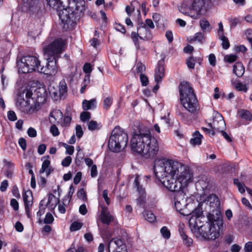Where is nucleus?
<instances>
[{"label":"nucleus","instance_id":"nucleus-1","mask_svg":"<svg viewBox=\"0 0 252 252\" xmlns=\"http://www.w3.org/2000/svg\"><path fill=\"white\" fill-rule=\"evenodd\" d=\"M154 172L169 190L176 192L174 205L180 214L187 216L184 208L187 205L185 189L193 181V171L189 167L172 159H156Z\"/></svg>","mask_w":252,"mask_h":252},{"label":"nucleus","instance_id":"nucleus-2","mask_svg":"<svg viewBox=\"0 0 252 252\" xmlns=\"http://www.w3.org/2000/svg\"><path fill=\"white\" fill-rule=\"evenodd\" d=\"M66 41L61 38L54 40L44 48V56L47 63L42 66L35 56H27L22 57L17 62L18 71L28 73L37 70L45 74L53 75L57 71V61L65 49Z\"/></svg>","mask_w":252,"mask_h":252},{"label":"nucleus","instance_id":"nucleus-3","mask_svg":"<svg viewBox=\"0 0 252 252\" xmlns=\"http://www.w3.org/2000/svg\"><path fill=\"white\" fill-rule=\"evenodd\" d=\"M189 220V228L196 237L205 240H214L220 235V231L223 227V219L220 212L216 215L209 214L207 217L208 221L202 216V211L196 208L190 214Z\"/></svg>","mask_w":252,"mask_h":252},{"label":"nucleus","instance_id":"nucleus-4","mask_svg":"<svg viewBox=\"0 0 252 252\" xmlns=\"http://www.w3.org/2000/svg\"><path fill=\"white\" fill-rule=\"evenodd\" d=\"M131 150L146 158H154L159 151L156 139L151 135L148 129H140L134 132L130 140Z\"/></svg>","mask_w":252,"mask_h":252},{"label":"nucleus","instance_id":"nucleus-5","mask_svg":"<svg viewBox=\"0 0 252 252\" xmlns=\"http://www.w3.org/2000/svg\"><path fill=\"white\" fill-rule=\"evenodd\" d=\"M69 6L64 8V6L58 10V15L64 28H69L80 16L85 10L84 0H68Z\"/></svg>","mask_w":252,"mask_h":252},{"label":"nucleus","instance_id":"nucleus-6","mask_svg":"<svg viewBox=\"0 0 252 252\" xmlns=\"http://www.w3.org/2000/svg\"><path fill=\"white\" fill-rule=\"evenodd\" d=\"M179 88L180 99L183 106L189 112H195L198 107V102L190 84L183 81Z\"/></svg>","mask_w":252,"mask_h":252},{"label":"nucleus","instance_id":"nucleus-7","mask_svg":"<svg viewBox=\"0 0 252 252\" xmlns=\"http://www.w3.org/2000/svg\"><path fill=\"white\" fill-rule=\"evenodd\" d=\"M127 142V133L120 127H116L110 136L108 147L111 151L118 153L126 147Z\"/></svg>","mask_w":252,"mask_h":252},{"label":"nucleus","instance_id":"nucleus-8","mask_svg":"<svg viewBox=\"0 0 252 252\" xmlns=\"http://www.w3.org/2000/svg\"><path fill=\"white\" fill-rule=\"evenodd\" d=\"M23 5L29 11L30 14L35 18L42 17L44 9L38 0H22Z\"/></svg>","mask_w":252,"mask_h":252},{"label":"nucleus","instance_id":"nucleus-9","mask_svg":"<svg viewBox=\"0 0 252 252\" xmlns=\"http://www.w3.org/2000/svg\"><path fill=\"white\" fill-rule=\"evenodd\" d=\"M208 3L206 0H192L189 5V8L193 14L189 15L193 19L198 18L200 15L205 14L207 11Z\"/></svg>","mask_w":252,"mask_h":252},{"label":"nucleus","instance_id":"nucleus-10","mask_svg":"<svg viewBox=\"0 0 252 252\" xmlns=\"http://www.w3.org/2000/svg\"><path fill=\"white\" fill-rule=\"evenodd\" d=\"M150 31L145 26H139L137 28V32H132L131 37L137 49L139 48V38L145 39L148 38Z\"/></svg>","mask_w":252,"mask_h":252},{"label":"nucleus","instance_id":"nucleus-11","mask_svg":"<svg viewBox=\"0 0 252 252\" xmlns=\"http://www.w3.org/2000/svg\"><path fill=\"white\" fill-rule=\"evenodd\" d=\"M17 105L19 107L21 111L26 113H32L35 111L40 109L39 102H36L34 104L31 103V100H25L24 99L18 100Z\"/></svg>","mask_w":252,"mask_h":252},{"label":"nucleus","instance_id":"nucleus-12","mask_svg":"<svg viewBox=\"0 0 252 252\" xmlns=\"http://www.w3.org/2000/svg\"><path fill=\"white\" fill-rule=\"evenodd\" d=\"M213 121L212 123H209L208 126L214 130L220 131L223 129L225 127V123L222 115L217 111L213 113Z\"/></svg>","mask_w":252,"mask_h":252},{"label":"nucleus","instance_id":"nucleus-13","mask_svg":"<svg viewBox=\"0 0 252 252\" xmlns=\"http://www.w3.org/2000/svg\"><path fill=\"white\" fill-rule=\"evenodd\" d=\"M109 252H125L126 246L120 239L113 238L108 243Z\"/></svg>","mask_w":252,"mask_h":252},{"label":"nucleus","instance_id":"nucleus-14","mask_svg":"<svg viewBox=\"0 0 252 252\" xmlns=\"http://www.w3.org/2000/svg\"><path fill=\"white\" fill-rule=\"evenodd\" d=\"M139 176L137 175L134 181L135 187L139 194V197L137 199V204L140 207H144L146 203V195L145 189L139 184Z\"/></svg>","mask_w":252,"mask_h":252},{"label":"nucleus","instance_id":"nucleus-15","mask_svg":"<svg viewBox=\"0 0 252 252\" xmlns=\"http://www.w3.org/2000/svg\"><path fill=\"white\" fill-rule=\"evenodd\" d=\"M26 214L29 218L31 217L30 210L32 205L33 197L32 192L30 190L27 191L23 194Z\"/></svg>","mask_w":252,"mask_h":252},{"label":"nucleus","instance_id":"nucleus-16","mask_svg":"<svg viewBox=\"0 0 252 252\" xmlns=\"http://www.w3.org/2000/svg\"><path fill=\"white\" fill-rule=\"evenodd\" d=\"M99 219L103 223L107 225L109 224L113 220V217L110 214L107 207H102V210L99 215Z\"/></svg>","mask_w":252,"mask_h":252},{"label":"nucleus","instance_id":"nucleus-17","mask_svg":"<svg viewBox=\"0 0 252 252\" xmlns=\"http://www.w3.org/2000/svg\"><path fill=\"white\" fill-rule=\"evenodd\" d=\"M164 75V68L163 66V62L159 61L155 68V80L157 84L161 82Z\"/></svg>","mask_w":252,"mask_h":252},{"label":"nucleus","instance_id":"nucleus-18","mask_svg":"<svg viewBox=\"0 0 252 252\" xmlns=\"http://www.w3.org/2000/svg\"><path fill=\"white\" fill-rule=\"evenodd\" d=\"M96 102L95 99H92L90 100H84L82 102V108L86 111L93 109L96 107Z\"/></svg>","mask_w":252,"mask_h":252},{"label":"nucleus","instance_id":"nucleus-19","mask_svg":"<svg viewBox=\"0 0 252 252\" xmlns=\"http://www.w3.org/2000/svg\"><path fill=\"white\" fill-rule=\"evenodd\" d=\"M233 72L239 77L242 76L245 72L243 64L240 62L236 63L233 66Z\"/></svg>","mask_w":252,"mask_h":252},{"label":"nucleus","instance_id":"nucleus-20","mask_svg":"<svg viewBox=\"0 0 252 252\" xmlns=\"http://www.w3.org/2000/svg\"><path fill=\"white\" fill-rule=\"evenodd\" d=\"M202 137L199 132L196 131L193 134V138L190 140V143L193 146L200 145Z\"/></svg>","mask_w":252,"mask_h":252},{"label":"nucleus","instance_id":"nucleus-21","mask_svg":"<svg viewBox=\"0 0 252 252\" xmlns=\"http://www.w3.org/2000/svg\"><path fill=\"white\" fill-rule=\"evenodd\" d=\"M63 114L59 110H55L51 112L50 115V121L51 123H55L62 118Z\"/></svg>","mask_w":252,"mask_h":252},{"label":"nucleus","instance_id":"nucleus-22","mask_svg":"<svg viewBox=\"0 0 252 252\" xmlns=\"http://www.w3.org/2000/svg\"><path fill=\"white\" fill-rule=\"evenodd\" d=\"M48 5L57 11L63 7V2L61 0H47Z\"/></svg>","mask_w":252,"mask_h":252},{"label":"nucleus","instance_id":"nucleus-23","mask_svg":"<svg viewBox=\"0 0 252 252\" xmlns=\"http://www.w3.org/2000/svg\"><path fill=\"white\" fill-rule=\"evenodd\" d=\"M180 236L183 240L184 244L187 246H190L192 243V240L189 238L185 233L184 230L182 228L179 229Z\"/></svg>","mask_w":252,"mask_h":252},{"label":"nucleus","instance_id":"nucleus-24","mask_svg":"<svg viewBox=\"0 0 252 252\" xmlns=\"http://www.w3.org/2000/svg\"><path fill=\"white\" fill-rule=\"evenodd\" d=\"M189 41L190 43L197 41L200 43H203L205 41V38L203 33L199 32L196 33L194 36L192 38H190Z\"/></svg>","mask_w":252,"mask_h":252},{"label":"nucleus","instance_id":"nucleus-25","mask_svg":"<svg viewBox=\"0 0 252 252\" xmlns=\"http://www.w3.org/2000/svg\"><path fill=\"white\" fill-rule=\"evenodd\" d=\"M239 115L240 117L247 121H251L252 116L250 112L246 110H241L239 111Z\"/></svg>","mask_w":252,"mask_h":252},{"label":"nucleus","instance_id":"nucleus-26","mask_svg":"<svg viewBox=\"0 0 252 252\" xmlns=\"http://www.w3.org/2000/svg\"><path fill=\"white\" fill-rule=\"evenodd\" d=\"M143 215L145 220L150 222H154L156 219L155 215L151 211H145L143 212Z\"/></svg>","mask_w":252,"mask_h":252},{"label":"nucleus","instance_id":"nucleus-27","mask_svg":"<svg viewBox=\"0 0 252 252\" xmlns=\"http://www.w3.org/2000/svg\"><path fill=\"white\" fill-rule=\"evenodd\" d=\"M101 127L100 124L95 121H91L88 124V128L89 130L94 131L99 129Z\"/></svg>","mask_w":252,"mask_h":252},{"label":"nucleus","instance_id":"nucleus-28","mask_svg":"<svg viewBox=\"0 0 252 252\" xmlns=\"http://www.w3.org/2000/svg\"><path fill=\"white\" fill-rule=\"evenodd\" d=\"M233 182L234 185L237 187L239 191L241 193H244L245 192V189L246 188L244 184H241L238 179H234Z\"/></svg>","mask_w":252,"mask_h":252},{"label":"nucleus","instance_id":"nucleus-29","mask_svg":"<svg viewBox=\"0 0 252 252\" xmlns=\"http://www.w3.org/2000/svg\"><path fill=\"white\" fill-rule=\"evenodd\" d=\"M83 226V223L78 221H74L71 223L70 226L71 231H75L80 229Z\"/></svg>","mask_w":252,"mask_h":252},{"label":"nucleus","instance_id":"nucleus-30","mask_svg":"<svg viewBox=\"0 0 252 252\" xmlns=\"http://www.w3.org/2000/svg\"><path fill=\"white\" fill-rule=\"evenodd\" d=\"M80 118L83 122H88L91 119V113L89 112L84 111L81 113Z\"/></svg>","mask_w":252,"mask_h":252},{"label":"nucleus","instance_id":"nucleus-31","mask_svg":"<svg viewBox=\"0 0 252 252\" xmlns=\"http://www.w3.org/2000/svg\"><path fill=\"white\" fill-rule=\"evenodd\" d=\"M219 38L222 41V48L224 49H227L230 46V44H229V42L227 37H226L225 36H224L223 35L219 36Z\"/></svg>","mask_w":252,"mask_h":252},{"label":"nucleus","instance_id":"nucleus-32","mask_svg":"<svg viewBox=\"0 0 252 252\" xmlns=\"http://www.w3.org/2000/svg\"><path fill=\"white\" fill-rule=\"evenodd\" d=\"M160 233L162 237L165 239H168L170 237V231L168 229L166 226H163L160 229Z\"/></svg>","mask_w":252,"mask_h":252},{"label":"nucleus","instance_id":"nucleus-33","mask_svg":"<svg viewBox=\"0 0 252 252\" xmlns=\"http://www.w3.org/2000/svg\"><path fill=\"white\" fill-rule=\"evenodd\" d=\"M50 164V161L48 159L44 160L42 162L41 168L39 170V173L40 174L44 173L47 169L49 168Z\"/></svg>","mask_w":252,"mask_h":252},{"label":"nucleus","instance_id":"nucleus-34","mask_svg":"<svg viewBox=\"0 0 252 252\" xmlns=\"http://www.w3.org/2000/svg\"><path fill=\"white\" fill-rule=\"evenodd\" d=\"M113 99L111 97H107L103 100V108L107 110L111 106Z\"/></svg>","mask_w":252,"mask_h":252},{"label":"nucleus","instance_id":"nucleus-35","mask_svg":"<svg viewBox=\"0 0 252 252\" xmlns=\"http://www.w3.org/2000/svg\"><path fill=\"white\" fill-rule=\"evenodd\" d=\"M235 87L239 91L247 92L248 90V87L246 84H243L240 82L237 83Z\"/></svg>","mask_w":252,"mask_h":252},{"label":"nucleus","instance_id":"nucleus-36","mask_svg":"<svg viewBox=\"0 0 252 252\" xmlns=\"http://www.w3.org/2000/svg\"><path fill=\"white\" fill-rule=\"evenodd\" d=\"M207 203H209L210 206H213V204L217 203L218 201V198L215 194H211L206 200Z\"/></svg>","mask_w":252,"mask_h":252},{"label":"nucleus","instance_id":"nucleus-37","mask_svg":"<svg viewBox=\"0 0 252 252\" xmlns=\"http://www.w3.org/2000/svg\"><path fill=\"white\" fill-rule=\"evenodd\" d=\"M196 60L193 57H190L188 58L186 60V63L189 68L193 69L194 68L195 63Z\"/></svg>","mask_w":252,"mask_h":252},{"label":"nucleus","instance_id":"nucleus-38","mask_svg":"<svg viewBox=\"0 0 252 252\" xmlns=\"http://www.w3.org/2000/svg\"><path fill=\"white\" fill-rule=\"evenodd\" d=\"M185 110V109L181 107L180 108H178L176 110V114L181 119L185 120L187 118V114L183 112V111Z\"/></svg>","mask_w":252,"mask_h":252},{"label":"nucleus","instance_id":"nucleus-39","mask_svg":"<svg viewBox=\"0 0 252 252\" xmlns=\"http://www.w3.org/2000/svg\"><path fill=\"white\" fill-rule=\"evenodd\" d=\"M230 27L231 29L236 27L238 24L240 23V20L239 18L235 17L234 18L229 19Z\"/></svg>","mask_w":252,"mask_h":252},{"label":"nucleus","instance_id":"nucleus-40","mask_svg":"<svg viewBox=\"0 0 252 252\" xmlns=\"http://www.w3.org/2000/svg\"><path fill=\"white\" fill-rule=\"evenodd\" d=\"M59 92L62 94H63L64 93L67 92L66 84L64 80L61 81L60 83Z\"/></svg>","mask_w":252,"mask_h":252},{"label":"nucleus","instance_id":"nucleus-41","mask_svg":"<svg viewBox=\"0 0 252 252\" xmlns=\"http://www.w3.org/2000/svg\"><path fill=\"white\" fill-rule=\"evenodd\" d=\"M54 220V217L50 213H47L46 214L44 220V222L45 224H51Z\"/></svg>","mask_w":252,"mask_h":252},{"label":"nucleus","instance_id":"nucleus-42","mask_svg":"<svg viewBox=\"0 0 252 252\" xmlns=\"http://www.w3.org/2000/svg\"><path fill=\"white\" fill-rule=\"evenodd\" d=\"M139 77L142 85L143 86H146L149 83V80L147 76L144 73H141L140 74Z\"/></svg>","mask_w":252,"mask_h":252},{"label":"nucleus","instance_id":"nucleus-43","mask_svg":"<svg viewBox=\"0 0 252 252\" xmlns=\"http://www.w3.org/2000/svg\"><path fill=\"white\" fill-rule=\"evenodd\" d=\"M35 92L37 94L38 99L39 97L41 98H43L44 99H45L46 92L43 88H38L36 90Z\"/></svg>","mask_w":252,"mask_h":252},{"label":"nucleus","instance_id":"nucleus-44","mask_svg":"<svg viewBox=\"0 0 252 252\" xmlns=\"http://www.w3.org/2000/svg\"><path fill=\"white\" fill-rule=\"evenodd\" d=\"M72 161V158L70 156H67L63 159L62 165L63 167H68L70 165Z\"/></svg>","mask_w":252,"mask_h":252},{"label":"nucleus","instance_id":"nucleus-45","mask_svg":"<svg viewBox=\"0 0 252 252\" xmlns=\"http://www.w3.org/2000/svg\"><path fill=\"white\" fill-rule=\"evenodd\" d=\"M137 73H143L146 70L145 66L141 63H138L136 66Z\"/></svg>","mask_w":252,"mask_h":252},{"label":"nucleus","instance_id":"nucleus-46","mask_svg":"<svg viewBox=\"0 0 252 252\" xmlns=\"http://www.w3.org/2000/svg\"><path fill=\"white\" fill-rule=\"evenodd\" d=\"M140 26H145L147 29V27H149L150 29H153L155 28V25L151 19H147L145 20V23H142Z\"/></svg>","mask_w":252,"mask_h":252},{"label":"nucleus","instance_id":"nucleus-47","mask_svg":"<svg viewBox=\"0 0 252 252\" xmlns=\"http://www.w3.org/2000/svg\"><path fill=\"white\" fill-rule=\"evenodd\" d=\"M237 59V56L235 55H226L224 59L225 61L232 63L234 62Z\"/></svg>","mask_w":252,"mask_h":252},{"label":"nucleus","instance_id":"nucleus-48","mask_svg":"<svg viewBox=\"0 0 252 252\" xmlns=\"http://www.w3.org/2000/svg\"><path fill=\"white\" fill-rule=\"evenodd\" d=\"M200 26L203 30L208 29L210 26L209 22L206 20H202L200 21Z\"/></svg>","mask_w":252,"mask_h":252},{"label":"nucleus","instance_id":"nucleus-49","mask_svg":"<svg viewBox=\"0 0 252 252\" xmlns=\"http://www.w3.org/2000/svg\"><path fill=\"white\" fill-rule=\"evenodd\" d=\"M76 135L78 138H80L83 135V131L80 125H77L75 128Z\"/></svg>","mask_w":252,"mask_h":252},{"label":"nucleus","instance_id":"nucleus-50","mask_svg":"<svg viewBox=\"0 0 252 252\" xmlns=\"http://www.w3.org/2000/svg\"><path fill=\"white\" fill-rule=\"evenodd\" d=\"M77 196L79 198L85 200L86 199V194L83 189H81L77 192Z\"/></svg>","mask_w":252,"mask_h":252},{"label":"nucleus","instance_id":"nucleus-51","mask_svg":"<svg viewBox=\"0 0 252 252\" xmlns=\"http://www.w3.org/2000/svg\"><path fill=\"white\" fill-rule=\"evenodd\" d=\"M7 118L11 121H15L17 120L16 114L13 111H9L7 112Z\"/></svg>","mask_w":252,"mask_h":252},{"label":"nucleus","instance_id":"nucleus-52","mask_svg":"<svg viewBox=\"0 0 252 252\" xmlns=\"http://www.w3.org/2000/svg\"><path fill=\"white\" fill-rule=\"evenodd\" d=\"M50 132L54 136H58L60 134L58 127L55 125H53L51 126Z\"/></svg>","mask_w":252,"mask_h":252},{"label":"nucleus","instance_id":"nucleus-53","mask_svg":"<svg viewBox=\"0 0 252 252\" xmlns=\"http://www.w3.org/2000/svg\"><path fill=\"white\" fill-rule=\"evenodd\" d=\"M114 28L116 31H119L122 32V33H125L126 32L125 28L123 25H121L120 24L116 23L114 25Z\"/></svg>","mask_w":252,"mask_h":252},{"label":"nucleus","instance_id":"nucleus-54","mask_svg":"<svg viewBox=\"0 0 252 252\" xmlns=\"http://www.w3.org/2000/svg\"><path fill=\"white\" fill-rule=\"evenodd\" d=\"M18 143L22 149L24 151L26 150L27 147L26 141L24 138H20L18 140Z\"/></svg>","mask_w":252,"mask_h":252},{"label":"nucleus","instance_id":"nucleus-55","mask_svg":"<svg viewBox=\"0 0 252 252\" xmlns=\"http://www.w3.org/2000/svg\"><path fill=\"white\" fill-rule=\"evenodd\" d=\"M244 250L245 252H252V241H249L245 245Z\"/></svg>","mask_w":252,"mask_h":252},{"label":"nucleus","instance_id":"nucleus-56","mask_svg":"<svg viewBox=\"0 0 252 252\" xmlns=\"http://www.w3.org/2000/svg\"><path fill=\"white\" fill-rule=\"evenodd\" d=\"M10 205L15 211H18L19 209V203L16 199H12L10 201Z\"/></svg>","mask_w":252,"mask_h":252},{"label":"nucleus","instance_id":"nucleus-57","mask_svg":"<svg viewBox=\"0 0 252 252\" xmlns=\"http://www.w3.org/2000/svg\"><path fill=\"white\" fill-rule=\"evenodd\" d=\"M209 63L212 65L215 66L216 64V56L214 54H211L208 58Z\"/></svg>","mask_w":252,"mask_h":252},{"label":"nucleus","instance_id":"nucleus-58","mask_svg":"<svg viewBox=\"0 0 252 252\" xmlns=\"http://www.w3.org/2000/svg\"><path fill=\"white\" fill-rule=\"evenodd\" d=\"M27 133L28 135L31 137H35L37 135L36 130L32 127H30L28 129Z\"/></svg>","mask_w":252,"mask_h":252},{"label":"nucleus","instance_id":"nucleus-59","mask_svg":"<svg viewBox=\"0 0 252 252\" xmlns=\"http://www.w3.org/2000/svg\"><path fill=\"white\" fill-rule=\"evenodd\" d=\"M82 177V173L81 172H78L75 175L73 182L75 185H77L80 182Z\"/></svg>","mask_w":252,"mask_h":252},{"label":"nucleus","instance_id":"nucleus-60","mask_svg":"<svg viewBox=\"0 0 252 252\" xmlns=\"http://www.w3.org/2000/svg\"><path fill=\"white\" fill-rule=\"evenodd\" d=\"M83 71L86 73H90L92 72V66L90 63H86L84 65Z\"/></svg>","mask_w":252,"mask_h":252},{"label":"nucleus","instance_id":"nucleus-61","mask_svg":"<svg viewBox=\"0 0 252 252\" xmlns=\"http://www.w3.org/2000/svg\"><path fill=\"white\" fill-rule=\"evenodd\" d=\"M46 149V146L45 144H40L38 147V149H37L38 153L39 155H42L45 153Z\"/></svg>","mask_w":252,"mask_h":252},{"label":"nucleus","instance_id":"nucleus-62","mask_svg":"<svg viewBox=\"0 0 252 252\" xmlns=\"http://www.w3.org/2000/svg\"><path fill=\"white\" fill-rule=\"evenodd\" d=\"M103 197L107 205H109L110 203V199L108 196V191L107 190L105 189L102 192Z\"/></svg>","mask_w":252,"mask_h":252},{"label":"nucleus","instance_id":"nucleus-63","mask_svg":"<svg viewBox=\"0 0 252 252\" xmlns=\"http://www.w3.org/2000/svg\"><path fill=\"white\" fill-rule=\"evenodd\" d=\"M97 175V167L96 165H93L91 169V175L92 177H95Z\"/></svg>","mask_w":252,"mask_h":252},{"label":"nucleus","instance_id":"nucleus-64","mask_svg":"<svg viewBox=\"0 0 252 252\" xmlns=\"http://www.w3.org/2000/svg\"><path fill=\"white\" fill-rule=\"evenodd\" d=\"M15 229L19 232H21L24 230V226L23 224L19 221L16 222L15 225Z\"/></svg>","mask_w":252,"mask_h":252}]
</instances>
